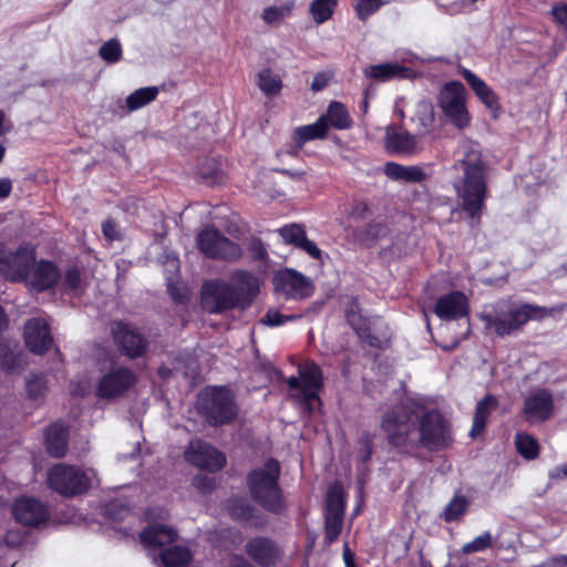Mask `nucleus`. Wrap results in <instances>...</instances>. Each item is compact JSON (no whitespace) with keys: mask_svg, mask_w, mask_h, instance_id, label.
<instances>
[{"mask_svg":"<svg viewBox=\"0 0 567 567\" xmlns=\"http://www.w3.org/2000/svg\"><path fill=\"white\" fill-rule=\"evenodd\" d=\"M381 429L390 445L405 453L421 447L439 452L454 442L450 421L436 409L425 410L417 415L406 404L395 405L383 413Z\"/></svg>","mask_w":567,"mask_h":567,"instance_id":"1","label":"nucleus"},{"mask_svg":"<svg viewBox=\"0 0 567 567\" xmlns=\"http://www.w3.org/2000/svg\"><path fill=\"white\" fill-rule=\"evenodd\" d=\"M260 291V280L251 271L237 269L229 279L215 278L203 282L200 303L210 315H223L229 310H247Z\"/></svg>","mask_w":567,"mask_h":567,"instance_id":"2","label":"nucleus"},{"mask_svg":"<svg viewBox=\"0 0 567 567\" xmlns=\"http://www.w3.org/2000/svg\"><path fill=\"white\" fill-rule=\"evenodd\" d=\"M458 175L454 181L460 207L470 219L471 228L476 227L482 217L487 196V166L478 150L471 147L455 162Z\"/></svg>","mask_w":567,"mask_h":567,"instance_id":"3","label":"nucleus"},{"mask_svg":"<svg viewBox=\"0 0 567 567\" xmlns=\"http://www.w3.org/2000/svg\"><path fill=\"white\" fill-rule=\"evenodd\" d=\"M555 309L530 305L499 301L491 310L481 315L487 330L497 337L516 333L530 320H542L553 313Z\"/></svg>","mask_w":567,"mask_h":567,"instance_id":"4","label":"nucleus"},{"mask_svg":"<svg viewBox=\"0 0 567 567\" xmlns=\"http://www.w3.org/2000/svg\"><path fill=\"white\" fill-rule=\"evenodd\" d=\"M279 476L280 464L276 458L270 457L261 467L251 470L246 477L252 501L274 514H280L285 509Z\"/></svg>","mask_w":567,"mask_h":567,"instance_id":"5","label":"nucleus"},{"mask_svg":"<svg viewBox=\"0 0 567 567\" xmlns=\"http://www.w3.org/2000/svg\"><path fill=\"white\" fill-rule=\"evenodd\" d=\"M198 413L212 426L231 423L238 415V406L231 390L225 385L206 386L197 395Z\"/></svg>","mask_w":567,"mask_h":567,"instance_id":"6","label":"nucleus"},{"mask_svg":"<svg viewBox=\"0 0 567 567\" xmlns=\"http://www.w3.org/2000/svg\"><path fill=\"white\" fill-rule=\"evenodd\" d=\"M95 472L76 466L58 464L48 473V485L63 496H75L89 491Z\"/></svg>","mask_w":567,"mask_h":567,"instance_id":"7","label":"nucleus"},{"mask_svg":"<svg viewBox=\"0 0 567 567\" xmlns=\"http://www.w3.org/2000/svg\"><path fill=\"white\" fill-rule=\"evenodd\" d=\"M35 259V247L30 243H22L16 250L0 243V276L8 281L27 280Z\"/></svg>","mask_w":567,"mask_h":567,"instance_id":"8","label":"nucleus"},{"mask_svg":"<svg viewBox=\"0 0 567 567\" xmlns=\"http://www.w3.org/2000/svg\"><path fill=\"white\" fill-rule=\"evenodd\" d=\"M437 105L455 127L462 130L470 125L471 117L465 104V86L460 81H451L443 85L437 96Z\"/></svg>","mask_w":567,"mask_h":567,"instance_id":"9","label":"nucleus"},{"mask_svg":"<svg viewBox=\"0 0 567 567\" xmlns=\"http://www.w3.org/2000/svg\"><path fill=\"white\" fill-rule=\"evenodd\" d=\"M346 318L351 328L355 331L360 340L372 348L383 349L390 341V333L384 320L378 316H364L349 309Z\"/></svg>","mask_w":567,"mask_h":567,"instance_id":"10","label":"nucleus"},{"mask_svg":"<svg viewBox=\"0 0 567 567\" xmlns=\"http://www.w3.org/2000/svg\"><path fill=\"white\" fill-rule=\"evenodd\" d=\"M197 246L205 256L213 259L235 261L243 255V249L237 243L213 226H206L198 233Z\"/></svg>","mask_w":567,"mask_h":567,"instance_id":"11","label":"nucleus"},{"mask_svg":"<svg viewBox=\"0 0 567 567\" xmlns=\"http://www.w3.org/2000/svg\"><path fill=\"white\" fill-rule=\"evenodd\" d=\"M111 331L115 346L124 357L137 359L146 353L148 340L134 326L124 321H115Z\"/></svg>","mask_w":567,"mask_h":567,"instance_id":"12","label":"nucleus"},{"mask_svg":"<svg viewBox=\"0 0 567 567\" xmlns=\"http://www.w3.org/2000/svg\"><path fill=\"white\" fill-rule=\"evenodd\" d=\"M301 379V408L308 414L315 411V403L321 404L319 396L323 388V374L321 368L310 361L298 367Z\"/></svg>","mask_w":567,"mask_h":567,"instance_id":"13","label":"nucleus"},{"mask_svg":"<svg viewBox=\"0 0 567 567\" xmlns=\"http://www.w3.org/2000/svg\"><path fill=\"white\" fill-rule=\"evenodd\" d=\"M184 455L192 465L212 473L220 471L226 465L225 454L202 440H192Z\"/></svg>","mask_w":567,"mask_h":567,"instance_id":"14","label":"nucleus"},{"mask_svg":"<svg viewBox=\"0 0 567 567\" xmlns=\"http://www.w3.org/2000/svg\"><path fill=\"white\" fill-rule=\"evenodd\" d=\"M274 286L278 293L286 299L301 300L313 292L311 280L301 272L293 269H285L274 277Z\"/></svg>","mask_w":567,"mask_h":567,"instance_id":"15","label":"nucleus"},{"mask_svg":"<svg viewBox=\"0 0 567 567\" xmlns=\"http://www.w3.org/2000/svg\"><path fill=\"white\" fill-rule=\"evenodd\" d=\"M136 383L134 372L124 367H117L102 375L96 385V396L115 399L125 394Z\"/></svg>","mask_w":567,"mask_h":567,"instance_id":"16","label":"nucleus"},{"mask_svg":"<svg viewBox=\"0 0 567 567\" xmlns=\"http://www.w3.org/2000/svg\"><path fill=\"white\" fill-rule=\"evenodd\" d=\"M384 148L391 155H415L421 151L419 135L410 133L402 125L389 124L385 127Z\"/></svg>","mask_w":567,"mask_h":567,"instance_id":"17","label":"nucleus"},{"mask_svg":"<svg viewBox=\"0 0 567 567\" xmlns=\"http://www.w3.org/2000/svg\"><path fill=\"white\" fill-rule=\"evenodd\" d=\"M523 413L525 420L542 423L549 420L554 413V398L549 390L538 389L524 400Z\"/></svg>","mask_w":567,"mask_h":567,"instance_id":"18","label":"nucleus"},{"mask_svg":"<svg viewBox=\"0 0 567 567\" xmlns=\"http://www.w3.org/2000/svg\"><path fill=\"white\" fill-rule=\"evenodd\" d=\"M16 520L24 526L38 527L49 517L48 507L34 497L18 498L12 507Z\"/></svg>","mask_w":567,"mask_h":567,"instance_id":"19","label":"nucleus"},{"mask_svg":"<svg viewBox=\"0 0 567 567\" xmlns=\"http://www.w3.org/2000/svg\"><path fill=\"white\" fill-rule=\"evenodd\" d=\"M245 551L251 560L261 567L275 566L281 556L277 543L264 536L249 539L245 545Z\"/></svg>","mask_w":567,"mask_h":567,"instance_id":"20","label":"nucleus"},{"mask_svg":"<svg viewBox=\"0 0 567 567\" xmlns=\"http://www.w3.org/2000/svg\"><path fill=\"white\" fill-rule=\"evenodd\" d=\"M60 277V269L53 261L41 259L38 262L34 261L28 279L22 282L35 292H43L53 288Z\"/></svg>","mask_w":567,"mask_h":567,"instance_id":"21","label":"nucleus"},{"mask_svg":"<svg viewBox=\"0 0 567 567\" xmlns=\"http://www.w3.org/2000/svg\"><path fill=\"white\" fill-rule=\"evenodd\" d=\"M24 340L28 349L35 354L45 353L52 342L49 323L42 318H31L24 323Z\"/></svg>","mask_w":567,"mask_h":567,"instance_id":"22","label":"nucleus"},{"mask_svg":"<svg viewBox=\"0 0 567 567\" xmlns=\"http://www.w3.org/2000/svg\"><path fill=\"white\" fill-rule=\"evenodd\" d=\"M435 315L442 320H457L468 315V299L461 291H451L441 296L434 307Z\"/></svg>","mask_w":567,"mask_h":567,"instance_id":"23","label":"nucleus"},{"mask_svg":"<svg viewBox=\"0 0 567 567\" xmlns=\"http://www.w3.org/2000/svg\"><path fill=\"white\" fill-rule=\"evenodd\" d=\"M328 132V124L324 116L308 125L298 126L291 134V146L289 154L298 155L307 142L324 138Z\"/></svg>","mask_w":567,"mask_h":567,"instance_id":"24","label":"nucleus"},{"mask_svg":"<svg viewBox=\"0 0 567 567\" xmlns=\"http://www.w3.org/2000/svg\"><path fill=\"white\" fill-rule=\"evenodd\" d=\"M227 509L230 517L243 525L260 528L267 524V517L243 498L229 501Z\"/></svg>","mask_w":567,"mask_h":567,"instance_id":"25","label":"nucleus"},{"mask_svg":"<svg viewBox=\"0 0 567 567\" xmlns=\"http://www.w3.org/2000/svg\"><path fill=\"white\" fill-rule=\"evenodd\" d=\"M363 74L367 79L384 83L394 79H411L414 71L398 62H386L367 66Z\"/></svg>","mask_w":567,"mask_h":567,"instance_id":"26","label":"nucleus"},{"mask_svg":"<svg viewBox=\"0 0 567 567\" xmlns=\"http://www.w3.org/2000/svg\"><path fill=\"white\" fill-rule=\"evenodd\" d=\"M460 74L473 90L477 99L489 110H498V97L494 90L486 82L466 68H461Z\"/></svg>","mask_w":567,"mask_h":567,"instance_id":"27","label":"nucleus"},{"mask_svg":"<svg viewBox=\"0 0 567 567\" xmlns=\"http://www.w3.org/2000/svg\"><path fill=\"white\" fill-rule=\"evenodd\" d=\"M69 442V430L61 423L50 424L44 433V444L47 452L53 457H63L66 453Z\"/></svg>","mask_w":567,"mask_h":567,"instance_id":"28","label":"nucleus"},{"mask_svg":"<svg viewBox=\"0 0 567 567\" xmlns=\"http://www.w3.org/2000/svg\"><path fill=\"white\" fill-rule=\"evenodd\" d=\"M159 90L157 86H144L133 91L125 100L118 101V109L125 113L136 112L156 100Z\"/></svg>","mask_w":567,"mask_h":567,"instance_id":"29","label":"nucleus"},{"mask_svg":"<svg viewBox=\"0 0 567 567\" xmlns=\"http://www.w3.org/2000/svg\"><path fill=\"white\" fill-rule=\"evenodd\" d=\"M176 538V530L162 524L150 525L140 534L141 543L150 547H162L172 544Z\"/></svg>","mask_w":567,"mask_h":567,"instance_id":"30","label":"nucleus"},{"mask_svg":"<svg viewBox=\"0 0 567 567\" xmlns=\"http://www.w3.org/2000/svg\"><path fill=\"white\" fill-rule=\"evenodd\" d=\"M384 174L392 181L406 183H422L427 177L419 166H404L395 162H388L384 165Z\"/></svg>","mask_w":567,"mask_h":567,"instance_id":"31","label":"nucleus"},{"mask_svg":"<svg viewBox=\"0 0 567 567\" xmlns=\"http://www.w3.org/2000/svg\"><path fill=\"white\" fill-rule=\"evenodd\" d=\"M498 406L497 399L492 394H486L477 402L473 416V424L470 431L471 437H476L483 433L491 413Z\"/></svg>","mask_w":567,"mask_h":567,"instance_id":"32","label":"nucleus"},{"mask_svg":"<svg viewBox=\"0 0 567 567\" xmlns=\"http://www.w3.org/2000/svg\"><path fill=\"white\" fill-rule=\"evenodd\" d=\"M25 364L24 354L17 350V344L0 341V367L8 373L19 372Z\"/></svg>","mask_w":567,"mask_h":567,"instance_id":"33","label":"nucleus"},{"mask_svg":"<svg viewBox=\"0 0 567 567\" xmlns=\"http://www.w3.org/2000/svg\"><path fill=\"white\" fill-rule=\"evenodd\" d=\"M471 502L467 496L455 493L444 506L441 517L445 523H458L468 512Z\"/></svg>","mask_w":567,"mask_h":567,"instance_id":"34","label":"nucleus"},{"mask_svg":"<svg viewBox=\"0 0 567 567\" xmlns=\"http://www.w3.org/2000/svg\"><path fill=\"white\" fill-rule=\"evenodd\" d=\"M257 86L266 96H276L282 90L281 76L270 68H264L257 73Z\"/></svg>","mask_w":567,"mask_h":567,"instance_id":"35","label":"nucleus"},{"mask_svg":"<svg viewBox=\"0 0 567 567\" xmlns=\"http://www.w3.org/2000/svg\"><path fill=\"white\" fill-rule=\"evenodd\" d=\"M164 567H187L192 560V553L185 546H173L159 554Z\"/></svg>","mask_w":567,"mask_h":567,"instance_id":"36","label":"nucleus"},{"mask_svg":"<svg viewBox=\"0 0 567 567\" xmlns=\"http://www.w3.org/2000/svg\"><path fill=\"white\" fill-rule=\"evenodd\" d=\"M321 116L326 117L328 126H332L337 130H347L351 126L350 115L340 102L333 101L329 104L327 113Z\"/></svg>","mask_w":567,"mask_h":567,"instance_id":"37","label":"nucleus"},{"mask_svg":"<svg viewBox=\"0 0 567 567\" xmlns=\"http://www.w3.org/2000/svg\"><path fill=\"white\" fill-rule=\"evenodd\" d=\"M295 6L293 0H288L280 6L266 7L261 13V19L269 25L278 23L291 14Z\"/></svg>","mask_w":567,"mask_h":567,"instance_id":"38","label":"nucleus"},{"mask_svg":"<svg viewBox=\"0 0 567 567\" xmlns=\"http://www.w3.org/2000/svg\"><path fill=\"white\" fill-rule=\"evenodd\" d=\"M346 502L342 489L334 485L329 487L326 498V514L332 516H344Z\"/></svg>","mask_w":567,"mask_h":567,"instance_id":"39","label":"nucleus"},{"mask_svg":"<svg viewBox=\"0 0 567 567\" xmlns=\"http://www.w3.org/2000/svg\"><path fill=\"white\" fill-rule=\"evenodd\" d=\"M338 4V0H313L310 3V14L317 24L328 21Z\"/></svg>","mask_w":567,"mask_h":567,"instance_id":"40","label":"nucleus"},{"mask_svg":"<svg viewBox=\"0 0 567 567\" xmlns=\"http://www.w3.org/2000/svg\"><path fill=\"white\" fill-rule=\"evenodd\" d=\"M517 452L526 460H534L539 454V444L536 439L527 433H517L515 436Z\"/></svg>","mask_w":567,"mask_h":567,"instance_id":"41","label":"nucleus"},{"mask_svg":"<svg viewBox=\"0 0 567 567\" xmlns=\"http://www.w3.org/2000/svg\"><path fill=\"white\" fill-rule=\"evenodd\" d=\"M389 229L383 220H372L363 229L358 230V238L364 243L370 244L386 236Z\"/></svg>","mask_w":567,"mask_h":567,"instance_id":"42","label":"nucleus"},{"mask_svg":"<svg viewBox=\"0 0 567 567\" xmlns=\"http://www.w3.org/2000/svg\"><path fill=\"white\" fill-rule=\"evenodd\" d=\"M415 118L424 132H430L435 121L433 105L430 102H420L416 106Z\"/></svg>","mask_w":567,"mask_h":567,"instance_id":"43","label":"nucleus"},{"mask_svg":"<svg viewBox=\"0 0 567 567\" xmlns=\"http://www.w3.org/2000/svg\"><path fill=\"white\" fill-rule=\"evenodd\" d=\"M277 231L286 244L293 245L295 247H298L302 239L307 237L303 227L298 224L286 225Z\"/></svg>","mask_w":567,"mask_h":567,"instance_id":"44","label":"nucleus"},{"mask_svg":"<svg viewBox=\"0 0 567 567\" xmlns=\"http://www.w3.org/2000/svg\"><path fill=\"white\" fill-rule=\"evenodd\" d=\"M493 546V537L489 532H485L476 536L473 540L466 543L462 547V551L466 555L484 551Z\"/></svg>","mask_w":567,"mask_h":567,"instance_id":"45","label":"nucleus"},{"mask_svg":"<svg viewBox=\"0 0 567 567\" xmlns=\"http://www.w3.org/2000/svg\"><path fill=\"white\" fill-rule=\"evenodd\" d=\"M300 318L301 315H282L278 309H269L260 319V322L265 326L274 328Z\"/></svg>","mask_w":567,"mask_h":567,"instance_id":"46","label":"nucleus"},{"mask_svg":"<svg viewBox=\"0 0 567 567\" xmlns=\"http://www.w3.org/2000/svg\"><path fill=\"white\" fill-rule=\"evenodd\" d=\"M99 54L105 62L116 63L122 56V45L117 39H111L101 45Z\"/></svg>","mask_w":567,"mask_h":567,"instance_id":"47","label":"nucleus"},{"mask_svg":"<svg viewBox=\"0 0 567 567\" xmlns=\"http://www.w3.org/2000/svg\"><path fill=\"white\" fill-rule=\"evenodd\" d=\"M343 525V517L324 515V537L331 544L338 539L341 534Z\"/></svg>","mask_w":567,"mask_h":567,"instance_id":"48","label":"nucleus"},{"mask_svg":"<svg viewBox=\"0 0 567 567\" xmlns=\"http://www.w3.org/2000/svg\"><path fill=\"white\" fill-rule=\"evenodd\" d=\"M27 391L29 394V398L32 400H38L43 396L45 388H47V380L44 375L42 374H30V377L27 379L25 382Z\"/></svg>","mask_w":567,"mask_h":567,"instance_id":"49","label":"nucleus"},{"mask_svg":"<svg viewBox=\"0 0 567 567\" xmlns=\"http://www.w3.org/2000/svg\"><path fill=\"white\" fill-rule=\"evenodd\" d=\"M104 514L107 518L118 522L130 514V508L121 501H111L105 505Z\"/></svg>","mask_w":567,"mask_h":567,"instance_id":"50","label":"nucleus"},{"mask_svg":"<svg viewBox=\"0 0 567 567\" xmlns=\"http://www.w3.org/2000/svg\"><path fill=\"white\" fill-rule=\"evenodd\" d=\"M380 8L377 0H358L354 7L357 17L361 21L368 20Z\"/></svg>","mask_w":567,"mask_h":567,"instance_id":"51","label":"nucleus"},{"mask_svg":"<svg viewBox=\"0 0 567 567\" xmlns=\"http://www.w3.org/2000/svg\"><path fill=\"white\" fill-rule=\"evenodd\" d=\"M198 175L204 179L215 178L219 173V163L215 158H205L197 168Z\"/></svg>","mask_w":567,"mask_h":567,"instance_id":"52","label":"nucleus"},{"mask_svg":"<svg viewBox=\"0 0 567 567\" xmlns=\"http://www.w3.org/2000/svg\"><path fill=\"white\" fill-rule=\"evenodd\" d=\"M248 251L251 256V259L255 261H265L268 258V252L260 238L254 237L250 240L248 245Z\"/></svg>","mask_w":567,"mask_h":567,"instance_id":"53","label":"nucleus"},{"mask_svg":"<svg viewBox=\"0 0 567 567\" xmlns=\"http://www.w3.org/2000/svg\"><path fill=\"white\" fill-rule=\"evenodd\" d=\"M470 0H455L449 4L436 2L439 10L449 16H455L463 12L471 6Z\"/></svg>","mask_w":567,"mask_h":567,"instance_id":"54","label":"nucleus"},{"mask_svg":"<svg viewBox=\"0 0 567 567\" xmlns=\"http://www.w3.org/2000/svg\"><path fill=\"white\" fill-rule=\"evenodd\" d=\"M550 14L553 20L560 25L565 31H567V3L558 2L553 4L550 9Z\"/></svg>","mask_w":567,"mask_h":567,"instance_id":"55","label":"nucleus"},{"mask_svg":"<svg viewBox=\"0 0 567 567\" xmlns=\"http://www.w3.org/2000/svg\"><path fill=\"white\" fill-rule=\"evenodd\" d=\"M360 444V461L367 463L371 460L373 453V443L369 433H363L359 440Z\"/></svg>","mask_w":567,"mask_h":567,"instance_id":"56","label":"nucleus"},{"mask_svg":"<svg viewBox=\"0 0 567 567\" xmlns=\"http://www.w3.org/2000/svg\"><path fill=\"white\" fill-rule=\"evenodd\" d=\"M102 231L104 237L110 241L121 240L123 237L118 225L113 219H106L102 224Z\"/></svg>","mask_w":567,"mask_h":567,"instance_id":"57","label":"nucleus"},{"mask_svg":"<svg viewBox=\"0 0 567 567\" xmlns=\"http://www.w3.org/2000/svg\"><path fill=\"white\" fill-rule=\"evenodd\" d=\"M193 485L202 493H208L215 488V481L207 475H196L193 478Z\"/></svg>","mask_w":567,"mask_h":567,"instance_id":"58","label":"nucleus"},{"mask_svg":"<svg viewBox=\"0 0 567 567\" xmlns=\"http://www.w3.org/2000/svg\"><path fill=\"white\" fill-rule=\"evenodd\" d=\"M306 251L311 258L321 260L322 258V251L321 249L311 240H309L307 237L302 239L301 244L297 247Z\"/></svg>","mask_w":567,"mask_h":567,"instance_id":"59","label":"nucleus"},{"mask_svg":"<svg viewBox=\"0 0 567 567\" xmlns=\"http://www.w3.org/2000/svg\"><path fill=\"white\" fill-rule=\"evenodd\" d=\"M64 284L72 290H75L80 286L81 275L78 268H70L65 271Z\"/></svg>","mask_w":567,"mask_h":567,"instance_id":"60","label":"nucleus"},{"mask_svg":"<svg viewBox=\"0 0 567 567\" xmlns=\"http://www.w3.org/2000/svg\"><path fill=\"white\" fill-rule=\"evenodd\" d=\"M331 79V74L329 72H318L315 74L313 80L311 82V90L313 92H319L323 90Z\"/></svg>","mask_w":567,"mask_h":567,"instance_id":"61","label":"nucleus"},{"mask_svg":"<svg viewBox=\"0 0 567 567\" xmlns=\"http://www.w3.org/2000/svg\"><path fill=\"white\" fill-rule=\"evenodd\" d=\"M548 478L551 483H557L561 480H567V462L553 467L548 472Z\"/></svg>","mask_w":567,"mask_h":567,"instance_id":"62","label":"nucleus"},{"mask_svg":"<svg viewBox=\"0 0 567 567\" xmlns=\"http://www.w3.org/2000/svg\"><path fill=\"white\" fill-rule=\"evenodd\" d=\"M544 567H567V555H556L548 558Z\"/></svg>","mask_w":567,"mask_h":567,"instance_id":"63","label":"nucleus"},{"mask_svg":"<svg viewBox=\"0 0 567 567\" xmlns=\"http://www.w3.org/2000/svg\"><path fill=\"white\" fill-rule=\"evenodd\" d=\"M229 567H256L249 563L243 555L234 554L229 557Z\"/></svg>","mask_w":567,"mask_h":567,"instance_id":"64","label":"nucleus"}]
</instances>
